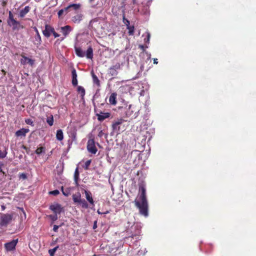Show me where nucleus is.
I'll return each instance as SVG.
<instances>
[{
  "mask_svg": "<svg viewBox=\"0 0 256 256\" xmlns=\"http://www.w3.org/2000/svg\"><path fill=\"white\" fill-rule=\"evenodd\" d=\"M140 194L134 200L135 206L138 208L140 214L144 216H148V202L146 197V190L144 186L140 185L139 188Z\"/></svg>",
  "mask_w": 256,
  "mask_h": 256,
  "instance_id": "1",
  "label": "nucleus"
},
{
  "mask_svg": "<svg viewBox=\"0 0 256 256\" xmlns=\"http://www.w3.org/2000/svg\"><path fill=\"white\" fill-rule=\"evenodd\" d=\"M126 232L128 236L125 238L124 240L128 242L134 243L140 240V228L138 224L132 226Z\"/></svg>",
  "mask_w": 256,
  "mask_h": 256,
  "instance_id": "2",
  "label": "nucleus"
},
{
  "mask_svg": "<svg viewBox=\"0 0 256 256\" xmlns=\"http://www.w3.org/2000/svg\"><path fill=\"white\" fill-rule=\"evenodd\" d=\"M13 214H2L0 218V226H7L11 222Z\"/></svg>",
  "mask_w": 256,
  "mask_h": 256,
  "instance_id": "3",
  "label": "nucleus"
},
{
  "mask_svg": "<svg viewBox=\"0 0 256 256\" xmlns=\"http://www.w3.org/2000/svg\"><path fill=\"white\" fill-rule=\"evenodd\" d=\"M86 147L88 152L92 154H96L98 151L94 139H90L88 140Z\"/></svg>",
  "mask_w": 256,
  "mask_h": 256,
  "instance_id": "4",
  "label": "nucleus"
},
{
  "mask_svg": "<svg viewBox=\"0 0 256 256\" xmlns=\"http://www.w3.org/2000/svg\"><path fill=\"white\" fill-rule=\"evenodd\" d=\"M18 242V239L13 240H12L6 243L4 245L6 251H12L16 249V246Z\"/></svg>",
  "mask_w": 256,
  "mask_h": 256,
  "instance_id": "5",
  "label": "nucleus"
},
{
  "mask_svg": "<svg viewBox=\"0 0 256 256\" xmlns=\"http://www.w3.org/2000/svg\"><path fill=\"white\" fill-rule=\"evenodd\" d=\"M8 22V24L10 26H12V30H19L20 28H24V26L20 24V23L16 20H14L12 22Z\"/></svg>",
  "mask_w": 256,
  "mask_h": 256,
  "instance_id": "6",
  "label": "nucleus"
},
{
  "mask_svg": "<svg viewBox=\"0 0 256 256\" xmlns=\"http://www.w3.org/2000/svg\"><path fill=\"white\" fill-rule=\"evenodd\" d=\"M50 209L53 211L56 214H60L61 212L63 210V208L62 207L61 205L58 204H55L51 205L50 206Z\"/></svg>",
  "mask_w": 256,
  "mask_h": 256,
  "instance_id": "7",
  "label": "nucleus"
},
{
  "mask_svg": "<svg viewBox=\"0 0 256 256\" xmlns=\"http://www.w3.org/2000/svg\"><path fill=\"white\" fill-rule=\"evenodd\" d=\"M124 120L122 118L118 119L115 120L112 125V128L114 130L119 131L120 130V125L121 124Z\"/></svg>",
  "mask_w": 256,
  "mask_h": 256,
  "instance_id": "8",
  "label": "nucleus"
},
{
  "mask_svg": "<svg viewBox=\"0 0 256 256\" xmlns=\"http://www.w3.org/2000/svg\"><path fill=\"white\" fill-rule=\"evenodd\" d=\"M22 58L21 60V63L23 64H28L32 66L34 62V60L30 58L24 56H22Z\"/></svg>",
  "mask_w": 256,
  "mask_h": 256,
  "instance_id": "9",
  "label": "nucleus"
},
{
  "mask_svg": "<svg viewBox=\"0 0 256 256\" xmlns=\"http://www.w3.org/2000/svg\"><path fill=\"white\" fill-rule=\"evenodd\" d=\"M71 27L68 25L60 28V32L62 33L64 36H66L71 32Z\"/></svg>",
  "mask_w": 256,
  "mask_h": 256,
  "instance_id": "10",
  "label": "nucleus"
},
{
  "mask_svg": "<svg viewBox=\"0 0 256 256\" xmlns=\"http://www.w3.org/2000/svg\"><path fill=\"white\" fill-rule=\"evenodd\" d=\"M29 132L28 129L26 128H21L20 130L16 131V136L18 137H22V136H25L26 135V134L28 133Z\"/></svg>",
  "mask_w": 256,
  "mask_h": 256,
  "instance_id": "11",
  "label": "nucleus"
},
{
  "mask_svg": "<svg viewBox=\"0 0 256 256\" xmlns=\"http://www.w3.org/2000/svg\"><path fill=\"white\" fill-rule=\"evenodd\" d=\"M96 116H98V120L99 121L102 122L106 118H109L110 114L108 112L104 113L100 112V114H96Z\"/></svg>",
  "mask_w": 256,
  "mask_h": 256,
  "instance_id": "12",
  "label": "nucleus"
},
{
  "mask_svg": "<svg viewBox=\"0 0 256 256\" xmlns=\"http://www.w3.org/2000/svg\"><path fill=\"white\" fill-rule=\"evenodd\" d=\"M86 198L87 200L92 206H94V201L92 198V194L90 191L84 190Z\"/></svg>",
  "mask_w": 256,
  "mask_h": 256,
  "instance_id": "13",
  "label": "nucleus"
},
{
  "mask_svg": "<svg viewBox=\"0 0 256 256\" xmlns=\"http://www.w3.org/2000/svg\"><path fill=\"white\" fill-rule=\"evenodd\" d=\"M30 10V7L26 6L24 9L20 10L18 16L20 18H24Z\"/></svg>",
  "mask_w": 256,
  "mask_h": 256,
  "instance_id": "14",
  "label": "nucleus"
},
{
  "mask_svg": "<svg viewBox=\"0 0 256 256\" xmlns=\"http://www.w3.org/2000/svg\"><path fill=\"white\" fill-rule=\"evenodd\" d=\"M42 42L41 37L39 33H38V34H36L34 37V40H33V42L34 44L36 46L38 47L40 45Z\"/></svg>",
  "mask_w": 256,
  "mask_h": 256,
  "instance_id": "15",
  "label": "nucleus"
},
{
  "mask_svg": "<svg viewBox=\"0 0 256 256\" xmlns=\"http://www.w3.org/2000/svg\"><path fill=\"white\" fill-rule=\"evenodd\" d=\"M77 90L80 94L81 100L82 101H84V96L86 94L85 89L82 86H78L77 88Z\"/></svg>",
  "mask_w": 256,
  "mask_h": 256,
  "instance_id": "16",
  "label": "nucleus"
},
{
  "mask_svg": "<svg viewBox=\"0 0 256 256\" xmlns=\"http://www.w3.org/2000/svg\"><path fill=\"white\" fill-rule=\"evenodd\" d=\"M74 49L76 54L78 56L83 58L85 56V52H84L80 48L75 46Z\"/></svg>",
  "mask_w": 256,
  "mask_h": 256,
  "instance_id": "17",
  "label": "nucleus"
},
{
  "mask_svg": "<svg viewBox=\"0 0 256 256\" xmlns=\"http://www.w3.org/2000/svg\"><path fill=\"white\" fill-rule=\"evenodd\" d=\"M149 4L150 2H148L146 6H144L143 8L140 11V12L144 15H149L150 14V9H149Z\"/></svg>",
  "mask_w": 256,
  "mask_h": 256,
  "instance_id": "18",
  "label": "nucleus"
},
{
  "mask_svg": "<svg viewBox=\"0 0 256 256\" xmlns=\"http://www.w3.org/2000/svg\"><path fill=\"white\" fill-rule=\"evenodd\" d=\"M82 14H78L72 18V20L74 23H79L82 20Z\"/></svg>",
  "mask_w": 256,
  "mask_h": 256,
  "instance_id": "19",
  "label": "nucleus"
},
{
  "mask_svg": "<svg viewBox=\"0 0 256 256\" xmlns=\"http://www.w3.org/2000/svg\"><path fill=\"white\" fill-rule=\"evenodd\" d=\"M116 93H112L109 98V102L111 104L116 105Z\"/></svg>",
  "mask_w": 256,
  "mask_h": 256,
  "instance_id": "20",
  "label": "nucleus"
},
{
  "mask_svg": "<svg viewBox=\"0 0 256 256\" xmlns=\"http://www.w3.org/2000/svg\"><path fill=\"white\" fill-rule=\"evenodd\" d=\"M85 56L88 58L92 59L93 58V50L91 46H89L88 48L86 53H85Z\"/></svg>",
  "mask_w": 256,
  "mask_h": 256,
  "instance_id": "21",
  "label": "nucleus"
},
{
  "mask_svg": "<svg viewBox=\"0 0 256 256\" xmlns=\"http://www.w3.org/2000/svg\"><path fill=\"white\" fill-rule=\"evenodd\" d=\"M69 12L71 10H78L81 7V4H70L68 6Z\"/></svg>",
  "mask_w": 256,
  "mask_h": 256,
  "instance_id": "22",
  "label": "nucleus"
},
{
  "mask_svg": "<svg viewBox=\"0 0 256 256\" xmlns=\"http://www.w3.org/2000/svg\"><path fill=\"white\" fill-rule=\"evenodd\" d=\"M92 76V78L93 82L96 84L97 86H100V82L97 77V76L94 74L93 71L91 72Z\"/></svg>",
  "mask_w": 256,
  "mask_h": 256,
  "instance_id": "23",
  "label": "nucleus"
},
{
  "mask_svg": "<svg viewBox=\"0 0 256 256\" xmlns=\"http://www.w3.org/2000/svg\"><path fill=\"white\" fill-rule=\"evenodd\" d=\"M56 139L60 141L62 140L64 138L63 132L62 130H58L56 134Z\"/></svg>",
  "mask_w": 256,
  "mask_h": 256,
  "instance_id": "24",
  "label": "nucleus"
},
{
  "mask_svg": "<svg viewBox=\"0 0 256 256\" xmlns=\"http://www.w3.org/2000/svg\"><path fill=\"white\" fill-rule=\"evenodd\" d=\"M43 34L46 38H48L50 36V26L46 25L45 29L42 31Z\"/></svg>",
  "mask_w": 256,
  "mask_h": 256,
  "instance_id": "25",
  "label": "nucleus"
},
{
  "mask_svg": "<svg viewBox=\"0 0 256 256\" xmlns=\"http://www.w3.org/2000/svg\"><path fill=\"white\" fill-rule=\"evenodd\" d=\"M72 200L74 202L79 204L82 200L80 194H78V195L74 194L72 196Z\"/></svg>",
  "mask_w": 256,
  "mask_h": 256,
  "instance_id": "26",
  "label": "nucleus"
},
{
  "mask_svg": "<svg viewBox=\"0 0 256 256\" xmlns=\"http://www.w3.org/2000/svg\"><path fill=\"white\" fill-rule=\"evenodd\" d=\"M69 12L68 6H66V8H64V9L60 10L58 14V16H62L64 13L67 14Z\"/></svg>",
  "mask_w": 256,
  "mask_h": 256,
  "instance_id": "27",
  "label": "nucleus"
},
{
  "mask_svg": "<svg viewBox=\"0 0 256 256\" xmlns=\"http://www.w3.org/2000/svg\"><path fill=\"white\" fill-rule=\"evenodd\" d=\"M79 178V172L78 168H76L75 170L74 174V180L76 184H78V180Z\"/></svg>",
  "mask_w": 256,
  "mask_h": 256,
  "instance_id": "28",
  "label": "nucleus"
},
{
  "mask_svg": "<svg viewBox=\"0 0 256 256\" xmlns=\"http://www.w3.org/2000/svg\"><path fill=\"white\" fill-rule=\"evenodd\" d=\"M79 204L82 206L83 208H88V204L87 202L84 199H82Z\"/></svg>",
  "mask_w": 256,
  "mask_h": 256,
  "instance_id": "29",
  "label": "nucleus"
},
{
  "mask_svg": "<svg viewBox=\"0 0 256 256\" xmlns=\"http://www.w3.org/2000/svg\"><path fill=\"white\" fill-rule=\"evenodd\" d=\"M98 21V18H95L92 19L89 22L88 28L90 30L94 29L93 24L94 22H97Z\"/></svg>",
  "mask_w": 256,
  "mask_h": 256,
  "instance_id": "30",
  "label": "nucleus"
},
{
  "mask_svg": "<svg viewBox=\"0 0 256 256\" xmlns=\"http://www.w3.org/2000/svg\"><path fill=\"white\" fill-rule=\"evenodd\" d=\"M46 122L50 126H52L53 125L54 118L52 115H51L50 116L47 118Z\"/></svg>",
  "mask_w": 256,
  "mask_h": 256,
  "instance_id": "31",
  "label": "nucleus"
},
{
  "mask_svg": "<svg viewBox=\"0 0 256 256\" xmlns=\"http://www.w3.org/2000/svg\"><path fill=\"white\" fill-rule=\"evenodd\" d=\"M109 72H110V75L112 76H116L118 74V72L116 71L115 70H114L112 67H110V68Z\"/></svg>",
  "mask_w": 256,
  "mask_h": 256,
  "instance_id": "32",
  "label": "nucleus"
},
{
  "mask_svg": "<svg viewBox=\"0 0 256 256\" xmlns=\"http://www.w3.org/2000/svg\"><path fill=\"white\" fill-rule=\"evenodd\" d=\"M43 152H44V147L38 148L36 150V153L38 154H40Z\"/></svg>",
  "mask_w": 256,
  "mask_h": 256,
  "instance_id": "33",
  "label": "nucleus"
},
{
  "mask_svg": "<svg viewBox=\"0 0 256 256\" xmlns=\"http://www.w3.org/2000/svg\"><path fill=\"white\" fill-rule=\"evenodd\" d=\"M58 248V246H56L55 248H54L50 249L48 250V252H49L50 256H54V254L55 252H56V250H57V249Z\"/></svg>",
  "mask_w": 256,
  "mask_h": 256,
  "instance_id": "34",
  "label": "nucleus"
},
{
  "mask_svg": "<svg viewBox=\"0 0 256 256\" xmlns=\"http://www.w3.org/2000/svg\"><path fill=\"white\" fill-rule=\"evenodd\" d=\"M14 20V15L11 11H9L8 12V22H12Z\"/></svg>",
  "mask_w": 256,
  "mask_h": 256,
  "instance_id": "35",
  "label": "nucleus"
},
{
  "mask_svg": "<svg viewBox=\"0 0 256 256\" xmlns=\"http://www.w3.org/2000/svg\"><path fill=\"white\" fill-rule=\"evenodd\" d=\"M90 163H91L90 160H88L86 162L84 165L83 166L84 168V170H88L90 165Z\"/></svg>",
  "mask_w": 256,
  "mask_h": 256,
  "instance_id": "36",
  "label": "nucleus"
},
{
  "mask_svg": "<svg viewBox=\"0 0 256 256\" xmlns=\"http://www.w3.org/2000/svg\"><path fill=\"white\" fill-rule=\"evenodd\" d=\"M127 28L128 29V33L130 35L133 34L134 32V26H127Z\"/></svg>",
  "mask_w": 256,
  "mask_h": 256,
  "instance_id": "37",
  "label": "nucleus"
},
{
  "mask_svg": "<svg viewBox=\"0 0 256 256\" xmlns=\"http://www.w3.org/2000/svg\"><path fill=\"white\" fill-rule=\"evenodd\" d=\"M7 154L6 150H5L4 151L2 152L0 150V158H4L6 157Z\"/></svg>",
  "mask_w": 256,
  "mask_h": 256,
  "instance_id": "38",
  "label": "nucleus"
},
{
  "mask_svg": "<svg viewBox=\"0 0 256 256\" xmlns=\"http://www.w3.org/2000/svg\"><path fill=\"white\" fill-rule=\"evenodd\" d=\"M121 64L120 63H116L115 65L112 66V68H113L114 70H115L116 71L118 72V70H119L120 69Z\"/></svg>",
  "mask_w": 256,
  "mask_h": 256,
  "instance_id": "39",
  "label": "nucleus"
},
{
  "mask_svg": "<svg viewBox=\"0 0 256 256\" xmlns=\"http://www.w3.org/2000/svg\"><path fill=\"white\" fill-rule=\"evenodd\" d=\"M25 122L27 124H30V126H34V122L32 119L27 118L25 120Z\"/></svg>",
  "mask_w": 256,
  "mask_h": 256,
  "instance_id": "40",
  "label": "nucleus"
},
{
  "mask_svg": "<svg viewBox=\"0 0 256 256\" xmlns=\"http://www.w3.org/2000/svg\"><path fill=\"white\" fill-rule=\"evenodd\" d=\"M98 90H97L96 93L93 96V98H92V104L94 107V110H96V104L94 102V100L95 98H96L98 96Z\"/></svg>",
  "mask_w": 256,
  "mask_h": 256,
  "instance_id": "41",
  "label": "nucleus"
},
{
  "mask_svg": "<svg viewBox=\"0 0 256 256\" xmlns=\"http://www.w3.org/2000/svg\"><path fill=\"white\" fill-rule=\"evenodd\" d=\"M132 108V105H130L128 107V110L126 112V114L128 116H132V113L133 112L132 110H130V108Z\"/></svg>",
  "mask_w": 256,
  "mask_h": 256,
  "instance_id": "42",
  "label": "nucleus"
},
{
  "mask_svg": "<svg viewBox=\"0 0 256 256\" xmlns=\"http://www.w3.org/2000/svg\"><path fill=\"white\" fill-rule=\"evenodd\" d=\"M123 22L126 26H128L130 24V21L125 18L124 16H123Z\"/></svg>",
  "mask_w": 256,
  "mask_h": 256,
  "instance_id": "43",
  "label": "nucleus"
},
{
  "mask_svg": "<svg viewBox=\"0 0 256 256\" xmlns=\"http://www.w3.org/2000/svg\"><path fill=\"white\" fill-rule=\"evenodd\" d=\"M72 78H77V74L76 72V70L75 69H73L72 71Z\"/></svg>",
  "mask_w": 256,
  "mask_h": 256,
  "instance_id": "44",
  "label": "nucleus"
},
{
  "mask_svg": "<svg viewBox=\"0 0 256 256\" xmlns=\"http://www.w3.org/2000/svg\"><path fill=\"white\" fill-rule=\"evenodd\" d=\"M60 194V192L58 190H54L53 191H51L50 192V194L54 195V196H57Z\"/></svg>",
  "mask_w": 256,
  "mask_h": 256,
  "instance_id": "45",
  "label": "nucleus"
},
{
  "mask_svg": "<svg viewBox=\"0 0 256 256\" xmlns=\"http://www.w3.org/2000/svg\"><path fill=\"white\" fill-rule=\"evenodd\" d=\"M62 194L65 196H68L70 194V191L69 190H64L63 186L62 187Z\"/></svg>",
  "mask_w": 256,
  "mask_h": 256,
  "instance_id": "46",
  "label": "nucleus"
},
{
  "mask_svg": "<svg viewBox=\"0 0 256 256\" xmlns=\"http://www.w3.org/2000/svg\"><path fill=\"white\" fill-rule=\"evenodd\" d=\"M150 34V33L147 34L146 38H144V42L146 43H149Z\"/></svg>",
  "mask_w": 256,
  "mask_h": 256,
  "instance_id": "47",
  "label": "nucleus"
},
{
  "mask_svg": "<svg viewBox=\"0 0 256 256\" xmlns=\"http://www.w3.org/2000/svg\"><path fill=\"white\" fill-rule=\"evenodd\" d=\"M27 178L26 174L24 173L20 174L19 175V178L22 180H25Z\"/></svg>",
  "mask_w": 256,
  "mask_h": 256,
  "instance_id": "48",
  "label": "nucleus"
},
{
  "mask_svg": "<svg viewBox=\"0 0 256 256\" xmlns=\"http://www.w3.org/2000/svg\"><path fill=\"white\" fill-rule=\"evenodd\" d=\"M89 2L91 5V7L92 8H95L97 4H95L94 3V0H89Z\"/></svg>",
  "mask_w": 256,
  "mask_h": 256,
  "instance_id": "49",
  "label": "nucleus"
},
{
  "mask_svg": "<svg viewBox=\"0 0 256 256\" xmlns=\"http://www.w3.org/2000/svg\"><path fill=\"white\" fill-rule=\"evenodd\" d=\"M72 84L74 86H76L78 85L77 78H72Z\"/></svg>",
  "mask_w": 256,
  "mask_h": 256,
  "instance_id": "50",
  "label": "nucleus"
},
{
  "mask_svg": "<svg viewBox=\"0 0 256 256\" xmlns=\"http://www.w3.org/2000/svg\"><path fill=\"white\" fill-rule=\"evenodd\" d=\"M50 218L53 221H55L58 219V216L56 214H55L54 216L50 215Z\"/></svg>",
  "mask_w": 256,
  "mask_h": 256,
  "instance_id": "51",
  "label": "nucleus"
},
{
  "mask_svg": "<svg viewBox=\"0 0 256 256\" xmlns=\"http://www.w3.org/2000/svg\"><path fill=\"white\" fill-rule=\"evenodd\" d=\"M4 166V164L2 162H0V172H2L4 174H5V172L2 170V168Z\"/></svg>",
  "mask_w": 256,
  "mask_h": 256,
  "instance_id": "52",
  "label": "nucleus"
},
{
  "mask_svg": "<svg viewBox=\"0 0 256 256\" xmlns=\"http://www.w3.org/2000/svg\"><path fill=\"white\" fill-rule=\"evenodd\" d=\"M60 226L54 225L53 228L54 231L55 232H57Z\"/></svg>",
  "mask_w": 256,
  "mask_h": 256,
  "instance_id": "53",
  "label": "nucleus"
},
{
  "mask_svg": "<svg viewBox=\"0 0 256 256\" xmlns=\"http://www.w3.org/2000/svg\"><path fill=\"white\" fill-rule=\"evenodd\" d=\"M97 212H98L99 214H108V211H106V212H100V210H97Z\"/></svg>",
  "mask_w": 256,
  "mask_h": 256,
  "instance_id": "54",
  "label": "nucleus"
},
{
  "mask_svg": "<svg viewBox=\"0 0 256 256\" xmlns=\"http://www.w3.org/2000/svg\"><path fill=\"white\" fill-rule=\"evenodd\" d=\"M97 228V221H94L93 225V229L94 230Z\"/></svg>",
  "mask_w": 256,
  "mask_h": 256,
  "instance_id": "55",
  "label": "nucleus"
},
{
  "mask_svg": "<svg viewBox=\"0 0 256 256\" xmlns=\"http://www.w3.org/2000/svg\"><path fill=\"white\" fill-rule=\"evenodd\" d=\"M104 132H102V130H100L98 134V136L100 138L102 136Z\"/></svg>",
  "mask_w": 256,
  "mask_h": 256,
  "instance_id": "56",
  "label": "nucleus"
},
{
  "mask_svg": "<svg viewBox=\"0 0 256 256\" xmlns=\"http://www.w3.org/2000/svg\"><path fill=\"white\" fill-rule=\"evenodd\" d=\"M139 48L142 50L144 51L145 47L143 45H140Z\"/></svg>",
  "mask_w": 256,
  "mask_h": 256,
  "instance_id": "57",
  "label": "nucleus"
},
{
  "mask_svg": "<svg viewBox=\"0 0 256 256\" xmlns=\"http://www.w3.org/2000/svg\"><path fill=\"white\" fill-rule=\"evenodd\" d=\"M50 34L51 33L53 34V32H55L54 28H51L50 26Z\"/></svg>",
  "mask_w": 256,
  "mask_h": 256,
  "instance_id": "58",
  "label": "nucleus"
},
{
  "mask_svg": "<svg viewBox=\"0 0 256 256\" xmlns=\"http://www.w3.org/2000/svg\"><path fill=\"white\" fill-rule=\"evenodd\" d=\"M53 35L55 37V38H57V37H58L60 36V35L57 34L56 32H53Z\"/></svg>",
  "mask_w": 256,
  "mask_h": 256,
  "instance_id": "59",
  "label": "nucleus"
},
{
  "mask_svg": "<svg viewBox=\"0 0 256 256\" xmlns=\"http://www.w3.org/2000/svg\"><path fill=\"white\" fill-rule=\"evenodd\" d=\"M154 64H157L158 63V59L157 58H154Z\"/></svg>",
  "mask_w": 256,
  "mask_h": 256,
  "instance_id": "60",
  "label": "nucleus"
},
{
  "mask_svg": "<svg viewBox=\"0 0 256 256\" xmlns=\"http://www.w3.org/2000/svg\"><path fill=\"white\" fill-rule=\"evenodd\" d=\"M34 30L35 32H36V34H38V33H39V32H38V31L37 28L36 27H34Z\"/></svg>",
  "mask_w": 256,
  "mask_h": 256,
  "instance_id": "61",
  "label": "nucleus"
},
{
  "mask_svg": "<svg viewBox=\"0 0 256 256\" xmlns=\"http://www.w3.org/2000/svg\"><path fill=\"white\" fill-rule=\"evenodd\" d=\"M1 208H2V210H5V208H6V206H3V205L1 206Z\"/></svg>",
  "mask_w": 256,
  "mask_h": 256,
  "instance_id": "62",
  "label": "nucleus"
},
{
  "mask_svg": "<svg viewBox=\"0 0 256 256\" xmlns=\"http://www.w3.org/2000/svg\"><path fill=\"white\" fill-rule=\"evenodd\" d=\"M132 2H133V4H135L136 3V0H133Z\"/></svg>",
  "mask_w": 256,
  "mask_h": 256,
  "instance_id": "63",
  "label": "nucleus"
},
{
  "mask_svg": "<svg viewBox=\"0 0 256 256\" xmlns=\"http://www.w3.org/2000/svg\"><path fill=\"white\" fill-rule=\"evenodd\" d=\"M94 256H96V255H94Z\"/></svg>",
  "mask_w": 256,
  "mask_h": 256,
  "instance_id": "64",
  "label": "nucleus"
}]
</instances>
